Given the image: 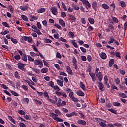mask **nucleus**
<instances>
[{
  "label": "nucleus",
  "instance_id": "e2e57ef3",
  "mask_svg": "<svg viewBox=\"0 0 127 127\" xmlns=\"http://www.w3.org/2000/svg\"><path fill=\"white\" fill-rule=\"evenodd\" d=\"M22 88L24 90V91H28V87L26 85H22Z\"/></svg>",
  "mask_w": 127,
  "mask_h": 127
},
{
  "label": "nucleus",
  "instance_id": "473e14b6",
  "mask_svg": "<svg viewBox=\"0 0 127 127\" xmlns=\"http://www.w3.org/2000/svg\"><path fill=\"white\" fill-rule=\"evenodd\" d=\"M21 17L24 21H27L28 20V18H27V16L24 15H22Z\"/></svg>",
  "mask_w": 127,
  "mask_h": 127
},
{
  "label": "nucleus",
  "instance_id": "c03bdc74",
  "mask_svg": "<svg viewBox=\"0 0 127 127\" xmlns=\"http://www.w3.org/2000/svg\"><path fill=\"white\" fill-rule=\"evenodd\" d=\"M49 86L51 87V88H54V82H53L52 81H50L49 83Z\"/></svg>",
  "mask_w": 127,
  "mask_h": 127
},
{
  "label": "nucleus",
  "instance_id": "423d86ee",
  "mask_svg": "<svg viewBox=\"0 0 127 127\" xmlns=\"http://www.w3.org/2000/svg\"><path fill=\"white\" fill-rule=\"evenodd\" d=\"M50 11L52 12V14L54 15H57V8L52 7L50 8Z\"/></svg>",
  "mask_w": 127,
  "mask_h": 127
},
{
  "label": "nucleus",
  "instance_id": "7ed1b4c3",
  "mask_svg": "<svg viewBox=\"0 0 127 127\" xmlns=\"http://www.w3.org/2000/svg\"><path fill=\"white\" fill-rule=\"evenodd\" d=\"M55 94L57 95V96H62V97H63L64 98V99H66L67 98V94H66V92H61L59 91H56Z\"/></svg>",
  "mask_w": 127,
  "mask_h": 127
},
{
  "label": "nucleus",
  "instance_id": "ea45409f",
  "mask_svg": "<svg viewBox=\"0 0 127 127\" xmlns=\"http://www.w3.org/2000/svg\"><path fill=\"white\" fill-rule=\"evenodd\" d=\"M9 8L10 9V12L13 13V11H14V8H13V6H12V5H9Z\"/></svg>",
  "mask_w": 127,
  "mask_h": 127
},
{
  "label": "nucleus",
  "instance_id": "58836bf2",
  "mask_svg": "<svg viewBox=\"0 0 127 127\" xmlns=\"http://www.w3.org/2000/svg\"><path fill=\"white\" fill-rule=\"evenodd\" d=\"M32 31H34L35 32L37 33V34H38V35H41L42 34V33H41L40 32V30H39L38 29H37V30H36V31L32 30Z\"/></svg>",
  "mask_w": 127,
  "mask_h": 127
},
{
  "label": "nucleus",
  "instance_id": "4d7b16f0",
  "mask_svg": "<svg viewBox=\"0 0 127 127\" xmlns=\"http://www.w3.org/2000/svg\"><path fill=\"white\" fill-rule=\"evenodd\" d=\"M11 94H12V95H13V96H15V97H18V96H19L18 93H17V92H16L15 91H12Z\"/></svg>",
  "mask_w": 127,
  "mask_h": 127
},
{
  "label": "nucleus",
  "instance_id": "4468645a",
  "mask_svg": "<svg viewBox=\"0 0 127 127\" xmlns=\"http://www.w3.org/2000/svg\"><path fill=\"white\" fill-rule=\"evenodd\" d=\"M114 63H115V60L114 59H111L109 61V64H108L109 67H112V66L114 65Z\"/></svg>",
  "mask_w": 127,
  "mask_h": 127
},
{
  "label": "nucleus",
  "instance_id": "412c9836",
  "mask_svg": "<svg viewBox=\"0 0 127 127\" xmlns=\"http://www.w3.org/2000/svg\"><path fill=\"white\" fill-rule=\"evenodd\" d=\"M68 16H69L70 19L71 20H72V21H75V20H77V19L76 18V17H74V16L73 15L69 14Z\"/></svg>",
  "mask_w": 127,
  "mask_h": 127
},
{
  "label": "nucleus",
  "instance_id": "37998d69",
  "mask_svg": "<svg viewBox=\"0 0 127 127\" xmlns=\"http://www.w3.org/2000/svg\"><path fill=\"white\" fill-rule=\"evenodd\" d=\"M2 24V25H3V26H5V27H8V28H9V27H10V26H9V25L6 23V22H3Z\"/></svg>",
  "mask_w": 127,
  "mask_h": 127
},
{
  "label": "nucleus",
  "instance_id": "e433bc0d",
  "mask_svg": "<svg viewBox=\"0 0 127 127\" xmlns=\"http://www.w3.org/2000/svg\"><path fill=\"white\" fill-rule=\"evenodd\" d=\"M18 113H19V114H20V115H22L23 116L25 115V112H24L23 110H19L18 111Z\"/></svg>",
  "mask_w": 127,
  "mask_h": 127
},
{
  "label": "nucleus",
  "instance_id": "bf43d9fd",
  "mask_svg": "<svg viewBox=\"0 0 127 127\" xmlns=\"http://www.w3.org/2000/svg\"><path fill=\"white\" fill-rule=\"evenodd\" d=\"M14 58L16 60H20V59L21 58L20 57V55H17L14 56Z\"/></svg>",
  "mask_w": 127,
  "mask_h": 127
},
{
  "label": "nucleus",
  "instance_id": "6ab92c4d",
  "mask_svg": "<svg viewBox=\"0 0 127 127\" xmlns=\"http://www.w3.org/2000/svg\"><path fill=\"white\" fill-rule=\"evenodd\" d=\"M63 82L64 81H62L59 79L57 80V83L59 86H60V87H63V86H64Z\"/></svg>",
  "mask_w": 127,
  "mask_h": 127
},
{
  "label": "nucleus",
  "instance_id": "a878e982",
  "mask_svg": "<svg viewBox=\"0 0 127 127\" xmlns=\"http://www.w3.org/2000/svg\"><path fill=\"white\" fill-rule=\"evenodd\" d=\"M119 96L120 97V98H127V95L124 93H122V92L119 93Z\"/></svg>",
  "mask_w": 127,
  "mask_h": 127
},
{
  "label": "nucleus",
  "instance_id": "864d4df0",
  "mask_svg": "<svg viewBox=\"0 0 127 127\" xmlns=\"http://www.w3.org/2000/svg\"><path fill=\"white\" fill-rule=\"evenodd\" d=\"M8 33H9V31L5 30L4 32H1L0 33V34H1L2 35H5L7 34Z\"/></svg>",
  "mask_w": 127,
  "mask_h": 127
},
{
  "label": "nucleus",
  "instance_id": "0eeeda50",
  "mask_svg": "<svg viewBox=\"0 0 127 127\" xmlns=\"http://www.w3.org/2000/svg\"><path fill=\"white\" fill-rule=\"evenodd\" d=\"M100 121H102L101 122L99 123V125L100 126V127H107V124H106V123H107V121L102 119H100Z\"/></svg>",
  "mask_w": 127,
  "mask_h": 127
},
{
  "label": "nucleus",
  "instance_id": "20e7f679",
  "mask_svg": "<svg viewBox=\"0 0 127 127\" xmlns=\"http://www.w3.org/2000/svg\"><path fill=\"white\" fill-rule=\"evenodd\" d=\"M80 1H81L82 2L83 4L84 5H86L89 7V8H91V4H90V2H89V1L86 0H79Z\"/></svg>",
  "mask_w": 127,
  "mask_h": 127
},
{
  "label": "nucleus",
  "instance_id": "6e6d98bb",
  "mask_svg": "<svg viewBox=\"0 0 127 127\" xmlns=\"http://www.w3.org/2000/svg\"><path fill=\"white\" fill-rule=\"evenodd\" d=\"M61 16V17H63V18H65V17H66V12H62Z\"/></svg>",
  "mask_w": 127,
  "mask_h": 127
},
{
  "label": "nucleus",
  "instance_id": "680f3d73",
  "mask_svg": "<svg viewBox=\"0 0 127 127\" xmlns=\"http://www.w3.org/2000/svg\"><path fill=\"white\" fill-rule=\"evenodd\" d=\"M81 59L82 61H86L87 57L86 56H81Z\"/></svg>",
  "mask_w": 127,
  "mask_h": 127
},
{
  "label": "nucleus",
  "instance_id": "49530a36",
  "mask_svg": "<svg viewBox=\"0 0 127 127\" xmlns=\"http://www.w3.org/2000/svg\"><path fill=\"white\" fill-rule=\"evenodd\" d=\"M11 41L14 44H16L17 43V40H16V39H14V38H13L12 37L11 38Z\"/></svg>",
  "mask_w": 127,
  "mask_h": 127
},
{
  "label": "nucleus",
  "instance_id": "09e8293b",
  "mask_svg": "<svg viewBox=\"0 0 127 127\" xmlns=\"http://www.w3.org/2000/svg\"><path fill=\"white\" fill-rule=\"evenodd\" d=\"M33 76H34L32 77V80L33 81V82H35V83H37V79L36 76H34V74H33Z\"/></svg>",
  "mask_w": 127,
  "mask_h": 127
},
{
  "label": "nucleus",
  "instance_id": "aec40b11",
  "mask_svg": "<svg viewBox=\"0 0 127 127\" xmlns=\"http://www.w3.org/2000/svg\"><path fill=\"white\" fill-rule=\"evenodd\" d=\"M100 56L102 59H106V58H107V55L104 52H102L100 54Z\"/></svg>",
  "mask_w": 127,
  "mask_h": 127
},
{
  "label": "nucleus",
  "instance_id": "5701e85b",
  "mask_svg": "<svg viewBox=\"0 0 127 127\" xmlns=\"http://www.w3.org/2000/svg\"><path fill=\"white\" fill-rule=\"evenodd\" d=\"M98 87L99 90H100V91H102V90H103V89L104 88V84H103L102 82H99Z\"/></svg>",
  "mask_w": 127,
  "mask_h": 127
},
{
  "label": "nucleus",
  "instance_id": "c756f323",
  "mask_svg": "<svg viewBox=\"0 0 127 127\" xmlns=\"http://www.w3.org/2000/svg\"><path fill=\"white\" fill-rule=\"evenodd\" d=\"M62 101V100L61 98L58 99V102L57 103V107H60V106H62V105L61 103Z\"/></svg>",
  "mask_w": 127,
  "mask_h": 127
},
{
  "label": "nucleus",
  "instance_id": "8fccbe9b",
  "mask_svg": "<svg viewBox=\"0 0 127 127\" xmlns=\"http://www.w3.org/2000/svg\"><path fill=\"white\" fill-rule=\"evenodd\" d=\"M16 88H18V89H20V81H18L16 82Z\"/></svg>",
  "mask_w": 127,
  "mask_h": 127
},
{
  "label": "nucleus",
  "instance_id": "a19ab883",
  "mask_svg": "<svg viewBox=\"0 0 127 127\" xmlns=\"http://www.w3.org/2000/svg\"><path fill=\"white\" fill-rule=\"evenodd\" d=\"M59 40L60 41H62V42H66L67 41V40H66V39H64V38L62 37L59 38Z\"/></svg>",
  "mask_w": 127,
  "mask_h": 127
},
{
  "label": "nucleus",
  "instance_id": "9b49d317",
  "mask_svg": "<svg viewBox=\"0 0 127 127\" xmlns=\"http://www.w3.org/2000/svg\"><path fill=\"white\" fill-rule=\"evenodd\" d=\"M76 94L77 96H79V97H84V96H85V93L81 90H77L76 91Z\"/></svg>",
  "mask_w": 127,
  "mask_h": 127
},
{
  "label": "nucleus",
  "instance_id": "cd10ccee",
  "mask_svg": "<svg viewBox=\"0 0 127 127\" xmlns=\"http://www.w3.org/2000/svg\"><path fill=\"white\" fill-rule=\"evenodd\" d=\"M38 17L37 16L31 15V19H30V21H34V20H37Z\"/></svg>",
  "mask_w": 127,
  "mask_h": 127
},
{
  "label": "nucleus",
  "instance_id": "b1692460",
  "mask_svg": "<svg viewBox=\"0 0 127 127\" xmlns=\"http://www.w3.org/2000/svg\"><path fill=\"white\" fill-rule=\"evenodd\" d=\"M71 43L72 44V45L75 47V48H78V44H77V42L75 41V40H71Z\"/></svg>",
  "mask_w": 127,
  "mask_h": 127
},
{
  "label": "nucleus",
  "instance_id": "dca6fc26",
  "mask_svg": "<svg viewBox=\"0 0 127 127\" xmlns=\"http://www.w3.org/2000/svg\"><path fill=\"white\" fill-rule=\"evenodd\" d=\"M71 6L74 10H80V7L77 6V5H76L74 3L71 4Z\"/></svg>",
  "mask_w": 127,
  "mask_h": 127
},
{
  "label": "nucleus",
  "instance_id": "5fc2aeb1",
  "mask_svg": "<svg viewBox=\"0 0 127 127\" xmlns=\"http://www.w3.org/2000/svg\"><path fill=\"white\" fill-rule=\"evenodd\" d=\"M80 50L83 53H86V52H87V49L83 47H80Z\"/></svg>",
  "mask_w": 127,
  "mask_h": 127
},
{
  "label": "nucleus",
  "instance_id": "13d9d810",
  "mask_svg": "<svg viewBox=\"0 0 127 127\" xmlns=\"http://www.w3.org/2000/svg\"><path fill=\"white\" fill-rule=\"evenodd\" d=\"M45 11V8H42L39 9V13H42Z\"/></svg>",
  "mask_w": 127,
  "mask_h": 127
},
{
  "label": "nucleus",
  "instance_id": "c85d7f7f",
  "mask_svg": "<svg viewBox=\"0 0 127 127\" xmlns=\"http://www.w3.org/2000/svg\"><path fill=\"white\" fill-rule=\"evenodd\" d=\"M119 5L121 6V7H126V3L124 1H120L119 2Z\"/></svg>",
  "mask_w": 127,
  "mask_h": 127
},
{
  "label": "nucleus",
  "instance_id": "f03ea898",
  "mask_svg": "<svg viewBox=\"0 0 127 127\" xmlns=\"http://www.w3.org/2000/svg\"><path fill=\"white\" fill-rule=\"evenodd\" d=\"M18 65V69H19L20 70H21L22 71H23V72H25L26 69L24 68L25 67V64H21V63H18L17 64Z\"/></svg>",
  "mask_w": 127,
  "mask_h": 127
},
{
  "label": "nucleus",
  "instance_id": "f257e3e1",
  "mask_svg": "<svg viewBox=\"0 0 127 127\" xmlns=\"http://www.w3.org/2000/svg\"><path fill=\"white\" fill-rule=\"evenodd\" d=\"M34 63L35 66H38V68H42L43 67V64L42 63V61L40 60H35L34 61Z\"/></svg>",
  "mask_w": 127,
  "mask_h": 127
},
{
  "label": "nucleus",
  "instance_id": "6e6552de",
  "mask_svg": "<svg viewBox=\"0 0 127 127\" xmlns=\"http://www.w3.org/2000/svg\"><path fill=\"white\" fill-rule=\"evenodd\" d=\"M66 72L68 73V75H73V71L72 69L69 66H66Z\"/></svg>",
  "mask_w": 127,
  "mask_h": 127
},
{
  "label": "nucleus",
  "instance_id": "72a5a7b5",
  "mask_svg": "<svg viewBox=\"0 0 127 127\" xmlns=\"http://www.w3.org/2000/svg\"><path fill=\"white\" fill-rule=\"evenodd\" d=\"M22 59L23 61H25L26 62V61H27V56L24 54L22 57Z\"/></svg>",
  "mask_w": 127,
  "mask_h": 127
},
{
  "label": "nucleus",
  "instance_id": "ddd939ff",
  "mask_svg": "<svg viewBox=\"0 0 127 127\" xmlns=\"http://www.w3.org/2000/svg\"><path fill=\"white\" fill-rule=\"evenodd\" d=\"M59 23L61 25V26H62V27H65V26H66V24L63 19H60L59 20Z\"/></svg>",
  "mask_w": 127,
  "mask_h": 127
},
{
  "label": "nucleus",
  "instance_id": "f8f14e48",
  "mask_svg": "<svg viewBox=\"0 0 127 127\" xmlns=\"http://www.w3.org/2000/svg\"><path fill=\"white\" fill-rule=\"evenodd\" d=\"M78 115V113H77L76 112H73L71 113H67L66 115L68 118H71V117H73V116H77Z\"/></svg>",
  "mask_w": 127,
  "mask_h": 127
},
{
  "label": "nucleus",
  "instance_id": "393cba45",
  "mask_svg": "<svg viewBox=\"0 0 127 127\" xmlns=\"http://www.w3.org/2000/svg\"><path fill=\"white\" fill-rule=\"evenodd\" d=\"M47 72H48V68L46 67L41 70V72H42L43 74L46 73Z\"/></svg>",
  "mask_w": 127,
  "mask_h": 127
},
{
  "label": "nucleus",
  "instance_id": "69168bd1",
  "mask_svg": "<svg viewBox=\"0 0 127 127\" xmlns=\"http://www.w3.org/2000/svg\"><path fill=\"white\" fill-rule=\"evenodd\" d=\"M113 125L114 126H116V127H122V124L118 122L114 123Z\"/></svg>",
  "mask_w": 127,
  "mask_h": 127
},
{
  "label": "nucleus",
  "instance_id": "7c9ffc66",
  "mask_svg": "<svg viewBox=\"0 0 127 127\" xmlns=\"http://www.w3.org/2000/svg\"><path fill=\"white\" fill-rule=\"evenodd\" d=\"M88 21L90 24H94L95 23V20L92 18H88Z\"/></svg>",
  "mask_w": 127,
  "mask_h": 127
},
{
  "label": "nucleus",
  "instance_id": "4c0bfd02",
  "mask_svg": "<svg viewBox=\"0 0 127 127\" xmlns=\"http://www.w3.org/2000/svg\"><path fill=\"white\" fill-rule=\"evenodd\" d=\"M32 71L33 72H35V73H36L37 74H40V70L39 69H38L37 68H33Z\"/></svg>",
  "mask_w": 127,
  "mask_h": 127
},
{
  "label": "nucleus",
  "instance_id": "2eb2a0df",
  "mask_svg": "<svg viewBox=\"0 0 127 127\" xmlns=\"http://www.w3.org/2000/svg\"><path fill=\"white\" fill-rule=\"evenodd\" d=\"M89 75L90 77H91L92 81L95 82L96 81V75H95V73L93 72H90Z\"/></svg>",
  "mask_w": 127,
  "mask_h": 127
},
{
  "label": "nucleus",
  "instance_id": "79ce46f5",
  "mask_svg": "<svg viewBox=\"0 0 127 127\" xmlns=\"http://www.w3.org/2000/svg\"><path fill=\"white\" fill-rule=\"evenodd\" d=\"M104 83L108 84V76L105 75L104 78Z\"/></svg>",
  "mask_w": 127,
  "mask_h": 127
},
{
  "label": "nucleus",
  "instance_id": "a211bd4d",
  "mask_svg": "<svg viewBox=\"0 0 127 127\" xmlns=\"http://www.w3.org/2000/svg\"><path fill=\"white\" fill-rule=\"evenodd\" d=\"M97 78L99 80L100 82H102V73L99 72L96 75Z\"/></svg>",
  "mask_w": 127,
  "mask_h": 127
},
{
  "label": "nucleus",
  "instance_id": "774afa93",
  "mask_svg": "<svg viewBox=\"0 0 127 127\" xmlns=\"http://www.w3.org/2000/svg\"><path fill=\"white\" fill-rule=\"evenodd\" d=\"M12 104L14 107H16L18 105L17 102H16L15 101H12Z\"/></svg>",
  "mask_w": 127,
  "mask_h": 127
},
{
  "label": "nucleus",
  "instance_id": "338daca9",
  "mask_svg": "<svg viewBox=\"0 0 127 127\" xmlns=\"http://www.w3.org/2000/svg\"><path fill=\"white\" fill-rule=\"evenodd\" d=\"M19 126L20 127H26V125L22 122H20L19 123Z\"/></svg>",
  "mask_w": 127,
  "mask_h": 127
},
{
  "label": "nucleus",
  "instance_id": "bb28decb",
  "mask_svg": "<svg viewBox=\"0 0 127 127\" xmlns=\"http://www.w3.org/2000/svg\"><path fill=\"white\" fill-rule=\"evenodd\" d=\"M101 6L102 7V8H104V9H109L110 8V7H109V6L106 4H103L101 5Z\"/></svg>",
  "mask_w": 127,
  "mask_h": 127
},
{
  "label": "nucleus",
  "instance_id": "9d476101",
  "mask_svg": "<svg viewBox=\"0 0 127 127\" xmlns=\"http://www.w3.org/2000/svg\"><path fill=\"white\" fill-rule=\"evenodd\" d=\"M77 123L79 125H82V126H86L87 122L85 120H79L77 121Z\"/></svg>",
  "mask_w": 127,
  "mask_h": 127
},
{
  "label": "nucleus",
  "instance_id": "de8ad7c7",
  "mask_svg": "<svg viewBox=\"0 0 127 127\" xmlns=\"http://www.w3.org/2000/svg\"><path fill=\"white\" fill-rule=\"evenodd\" d=\"M53 88L54 89V90H55V91H58V92L59 91H60V88H59V87H58V86L57 85L54 86Z\"/></svg>",
  "mask_w": 127,
  "mask_h": 127
},
{
  "label": "nucleus",
  "instance_id": "0e129e2a",
  "mask_svg": "<svg viewBox=\"0 0 127 127\" xmlns=\"http://www.w3.org/2000/svg\"><path fill=\"white\" fill-rule=\"evenodd\" d=\"M35 102L36 104H37L38 105H41V104H42V102H41V101H40V100H38L37 99H35Z\"/></svg>",
  "mask_w": 127,
  "mask_h": 127
},
{
  "label": "nucleus",
  "instance_id": "4be33fe9",
  "mask_svg": "<svg viewBox=\"0 0 127 127\" xmlns=\"http://www.w3.org/2000/svg\"><path fill=\"white\" fill-rule=\"evenodd\" d=\"M14 76L16 79H18L19 80L20 79V74H19L18 71H15L14 72Z\"/></svg>",
  "mask_w": 127,
  "mask_h": 127
},
{
  "label": "nucleus",
  "instance_id": "c9c22d12",
  "mask_svg": "<svg viewBox=\"0 0 127 127\" xmlns=\"http://www.w3.org/2000/svg\"><path fill=\"white\" fill-rule=\"evenodd\" d=\"M112 20L113 22H115V23H118L119 22V20L115 17H112Z\"/></svg>",
  "mask_w": 127,
  "mask_h": 127
},
{
  "label": "nucleus",
  "instance_id": "3c124183",
  "mask_svg": "<svg viewBox=\"0 0 127 127\" xmlns=\"http://www.w3.org/2000/svg\"><path fill=\"white\" fill-rule=\"evenodd\" d=\"M44 42L45 43H51L52 41L49 39H45Z\"/></svg>",
  "mask_w": 127,
  "mask_h": 127
},
{
  "label": "nucleus",
  "instance_id": "a18cd8bd",
  "mask_svg": "<svg viewBox=\"0 0 127 127\" xmlns=\"http://www.w3.org/2000/svg\"><path fill=\"white\" fill-rule=\"evenodd\" d=\"M115 55L116 57H118V58H119V59H121V53H120L119 52H117L115 53Z\"/></svg>",
  "mask_w": 127,
  "mask_h": 127
},
{
  "label": "nucleus",
  "instance_id": "1a4fd4ad",
  "mask_svg": "<svg viewBox=\"0 0 127 127\" xmlns=\"http://www.w3.org/2000/svg\"><path fill=\"white\" fill-rule=\"evenodd\" d=\"M92 7L94 10H97V8H98V3L96 1H93L92 4Z\"/></svg>",
  "mask_w": 127,
  "mask_h": 127
},
{
  "label": "nucleus",
  "instance_id": "f704fd0d",
  "mask_svg": "<svg viewBox=\"0 0 127 127\" xmlns=\"http://www.w3.org/2000/svg\"><path fill=\"white\" fill-rule=\"evenodd\" d=\"M108 111H109V112H111V113H113V114H115V115H117V111H116L113 108L108 109Z\"/></svg>",
  "mask_w": 127,
  "mask_h": 127
},
{
  "label": "nucleus",
  "instance_id": "39448f33",
  "mask_svg": "<svg viewBox=\"0 0 127 127\" xmlns=\"http://www.w3.org/2000/svg\"><path fill=\"white\" fill-rule=\"evenodd\" d=\"M20 8L21 10H22L23 11H26V10H28V8H29V5L28 4H26L24 6H20Z\"/></svg>",
  "mask_w": 127,
  "mask_h": 127
},
{
  "label": "nucleus",
  "instance_id": "052dcab7",
  "mask_svg": "<svg viewBox=\"0 0 127 127\" xmlns=\"http://www.w3.org/2000/svg\"><path fill=\"white\" fill-rule=\"evenodd\" d=\"M0 86H1L2 88H3V89H5V90H8V87L6 86V85H5L3 84H1Z\"/></svg>",
  "mask_w": 127,
  "mask_h": 127
},
{
  "label": "nucleus",
  "instance_id": "603ef678",
  "mask_svg": "<svg viewBox=\"0 0 127 127\" xmlns=\"http://www.w3.org/2000/svg\"><path fill=\"white\" fill-rule=\"evenodd\" d=\"M87 58L89 62H91V61H92V56L90 55H87Z\"/></svg>",
  "mask_w": 127,
  "mask_h": 127
},
{
  "label": "nucleus",
  "instance_id": "2f4dec72",
  "mask_svg": "<svg viewBox=\"0 0 127 127\" xmlns=\"http://www.w3.org/2000/svg\"><path fill=\"white\" fill-rule=\"evenodd\" d=\"M115 39L113 38V37H111V38L109 39V41L108 42L109 44H111V43H114L115 42Z\"/></svg>",
  "mask_w": 127,
  "mask_h": 127
},
{
  "label": "nucleus",
  "instance_id": "f3484780",
  "mask_svg": "<svg viewBox=\"0 0 127 127\" xmlns=\"http://www.w3.org/2000/svg\"><path fill=\"white\" fill-rule=\"evenodd\" d=\"M79 87L83 90L86 91V86L84 84H83V82L81 81L79 83Z\"/></svg>",
  "mask_w": 127,
  "mask_h": 127
}]
</instances>
